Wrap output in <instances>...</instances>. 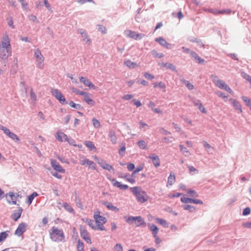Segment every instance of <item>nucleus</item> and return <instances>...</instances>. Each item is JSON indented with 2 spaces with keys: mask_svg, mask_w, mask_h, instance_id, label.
<instances>
[{
  "mask_svg": "<svg viewBox=\"0 0 251 251\" xmlns=\"http://www.w3.org/2000/svg\"><path fill=\"white\" fill-rule=\"evenodd\" d=\"M229 100L236 111L240 113L242 112L241 105L236 100L230 99Z\"/></svg>",
  "mask_w": 251,
  "mask_h": 251,
  "instance_id": "15",
  "label": "nucleus"
},
{
  "mask_svg": "<svg viewBox=\"0 0 251 251\" xmlns=\"http://www.w3.org/2000/svg\"><path fill=\"white\" fill-rule=\"evenodd\" d=\"M149 229L151 231L153 237L157 235L159 229L155 225L149 224L148 225Z\"/></svg>",
  "mask_w": 251,
  "mask_h": 251,
  "instance_id": "25",
  "label": "nucleus"
},
{
  "mask_svg": "<svg viewBox=\"0 0 251 251\" xmlns=\"http://www.w3.org/2000/svg\"><path fill=\"white\" fill-rule=\"evenodd\" d=\"M84 222L89 225L92 229L97 230V227L95 226L94 222L91 219H86Z\"/></svg>",
  "mask_w": 251,
  "mask_h": 251,
  "instance_id": "36",
  "label": "nucleus"
},
{
  "mask_svg": "<svg viewBox=\"0 0 251 251\" xmlns=\"http://www.w3.org/2000/svg\"><path fill=\"white\" fill-rule=\"evenodd\" d=\"M127 168L128 171H131L134 170L135 166L133 163H129L127 164Z\"/></svg>",
  "mask_w": 251,
  "mask_h": 251,
  "instance_id": "64",
  "label": "nucleus"
},
{
  "mask_svg": "<svg viewBox=\"0 0 251 251\" xmlns=\"http://www.w3.org/2000/svg\"><path fill=\"white\" fill-rule=\"evenodd\" d=\"M124 64L127 67L130 69L135 68L137 66V64L135 62L131 61L130 60H127L124 62Z\"/></svg>",
  "mask_w": 251,
  "mask_h": 251,
  "instance_id": "31",
  "label": "nucleus"
},
{
  "mask_svg": "<svg viewBox=\"0 0 251 251\" xmlns=\"http://www.w3.org/2000/svg\"><path fill=\"white\" fill-rule=\"evenodd\" d=\"M92 122L93 126L95 128H99L100 127V126H101L100 123L97 119H96L95 118H93L92 120Z\"/></svg>",
  "mask_w": 251,
  "mask_h": 251,
  "instance_id": "44",
  "label": "nucleus"
},
{
  "mask_svg": "<svg viewBox=\"0 0 251 251\" xmlns=\"http://www.w3.org/2000/svg\"><path fill=\"white\" fill-rule=\"evenodd\" d=\"M109 210H112L114 212H119L120 209L119 208L113 205L112 203L108 201H104L103 203Z\"/></svg>",
  "mask_w": 251,
  "mask_h": 251,
  "instance_id": "21",
  "label": "nucleus"
},
{
  "mask_svg": "<svg viewBox=\"0 0 251 251\" xmlns=\"http://www.w3.org/2000/svg\"><path fill=\"white\" fill-rule=\"evenodd\" d=\"M69 105L71 107L75 108V109H78L80 107V105L79 104H76L75 102H74L73 101H71L69 102Z\"/></svg>",
  "mask_w": 251,
  "mask_h": 251,
  "instance_id": "51",
  "label": "nucleus"
},
{
  "mask_svg": "<svg viewBox=\"0 0 251 251\" xmlns=\"http://www.w3.org/2000/svg\"><path fill=\"white\" fill-rule=\"evenodd\" d=\"M216 94L219 97H221L223 99H226V98H227V96L225 94H224L221 92H220V91L217 92Z\"/></svg>",
  "mask_w": 251,
  "mask_h": 251,
  "instance_id": "63",
  "label": "nucleus"
},
{
  "mask_svg": "<svg viewBox=\"0 0 251 251\" xmlns=\"http://www.w3.org/2000/svg\"><path fill=\"white\" fill-rule=\"evenodd\" d=\"M213 82L218 88L224 89L232 95L234 94L233 91L229 87L223 80H220L216 76H213Z\"/></svg>",
  "mask_w": 251,
  "mask_h": 251,
  "instance_id": "4",
  "label": "nucleus"
},
{
  "mask_svg": "<svg viewBox=\"0 0 251 251\" xmlns=\"http://www.w3.org/2000/svg\"><path fill=\"white\" fill-rule=\"evenodd\" d=\"M83 96V100L88 104L93 106L95 105V101L92 99V95L88 92H85Z\"/></svg>",
  "mask_w": 251,
  "mask_h": 251,
  "instance_id": "12",
  "label": "nucleus"
},
{
  "mask_svg": "<svg viewBox=\"0 0 251 251\" xmlns=\"http://www.w3.org/2000/svg\"><path fill=\"white\" fill-rule=\"evenodd\" d=\"M144 75L146 78L150 80H152L154 78V75L147 72L145 73Z\"/></svg>",
  "mask_w": 251,
  "mask_h": 251,
  "instance_id": "52",
  "label": "nucleus"
},
{
  "mask_svg": "<svg viewBox=\"0 0 251 251\" xmlns=\"http://www.w3.org/2000/svg\"><path fill=\"white\" fill-rule=\"evenodd\" d=\"M27 226L24 223L20 224L15 231V234L18 236L22 235L25 232Z\"/></svg>",
  "mask_w": 251,
  "mask_h": 251,
  "instance_id": "14",
  "label": "nucleus"
},
{
  "mask_svg": "<svg viewBox=\"0 0 251 251\" xmlns=\"http://www.w3.org/2000/svg\"><path fill=\"white\" fill-rule=\"evenodd\" d=\"M154 87H159L160 88H165V84L162 82H159L158 83H155L154 85Z\"/></svg>",
  "mask_w": 251,
  "mask_h": 251,
  "instance_id": "56",
  "label": "nucleus"
},
{
  "mask_svg": "<svg viewBox=\"0 0 251 251\" xmlns=\"http://www.w3.org/2000/svg\"><path fill=\"white\" fill-rule=\"evenodd\" d=\"M53 169L59 173H65V170L63 169L60 164L55 166V167Z\"/></svg>",
  "mask_w": 251,
  "mask_h": 251,
  "instance_id": "46",
  "label": "nucleus"
},
{
  "mask_svg": "<svg viewBox=\"0 0 251 251\" xmlns=\"http://www.w3.org/2000/svg\"><path fill=\"white\" fill-rule=\"evenodd\" d=\"M37 196L38 194L36 192H33L32 194L28 196L27 202L29 203V204H31L33 200Z\"/></svg>",
  "mask_w": 251,
  "mask_h": 251,
  "instance_id": "40",
  "label": "nucleus"
},
{
  "mask_svg": "<svg viewBox=\"0 0 251 251\" xmlns=\"http://www.w3.org/2000/svg\"><path fill=\"white\" fill-rule=\"evenodd\" d=\"M148 157L152 160V163L155 167L158 168L160 166V159L157 155L153 154L150 155Z\"/></svg>",
  "mask_w": 251,
  "mask_h": 251,
  "instance_id": "17",
  "label": "nucleus"
},
{
  "mask_svg": "<svg viewBox=\"0 0 251 251\" xmlns=\"http://www.w3.org/2000/svg\"><path fill=\"white\" fill-rule=\"evenodd\" d=\"M100 167L103 169L107 170L109 171H114L113 167L109 164H107L105 161H103L101 162Z\"/></svg>",
  "mask_w": 251,
  "mask_h": 251,
  "instance_id": "28",
  "label": "nucleus"
},
{
  "mask_svg": "<svg viewBox=\"0 0 251 251\" xmlns=\"http://www.w3.org/2000/svg\"><path fill=\"white\" fill-rule=\"evenodd\" d=\"M51 231L50 236L52 241L56 242L65 241V235L62 229L53 226Z\"/></svg>",
  "mask_w": 251,
  "mask_h": 251,
  "instance_id": "2",
  "label": "nucleus"
},
{
  "mask_svg": "<svg viewBox=\"0 0 251 251\" xmlns=\"http://www.w3.org/2000/svg\"><path fill=\"white\" fill-rule=\"evenodd\" d=\"M44 58L40 59H37L36 60L37 67L40 69H43L44 68Z\"/></svg>",
  "mask_w": 251,
  "mask_h": 251,
  "instance_id": "37",
  "label": "nucleus"
},
{
  "mask_svg": "<svg viewBox=\"0 0 251 251\" xmlns=\"http://www.w3.org/2000/svg\"><path fill=\"white\" fill-rule=\"evenodd\" d=\"M137 144L140 148L142 149H145L147 147V144L143 140H140L138 143Z\"/></svg>",
  "mask_w": 251,
  "mask_h": 251,
  "instance_id": "48",
  "label": "nucleus"
},
{
  "mask_svg": "<svg viewBox=\"0 0 251 251\" xmlns=\"http://www.w3.org/2000/svg\"><path fill=\"white\" fill-rule=\"evenodd\" d=\"M81 164L82 165H87L89 168L93 169V170L96 169L95 164L92 161H90L88 159H84L81 161Z\"/></svg>",
  "mask_w": 251,
  "mask_h": 251,
  "instance_id": "20",
  "label": "nucleus"
},
{
  "mask_svg": "<svg viewBox=\"0 0 251 251\" xmlns=\"http://www.w3.org/2000/svg\"><path fill=\"white\" fill-rule=\"evenodd\" d=\"M126 36L128 37L137 40L139 38H141L145 36L144 34H137L135 31L131 30H126L125 31Z\"/></svg>",
  "mask_w": 251,
  "mask_h": 251,
  "instance_id": "10",
  "label": "nucleus"
},
{
  "mask_svg": "<svg viewBox=\"0 0 251 251\" xmlns=\"http://www.w3.org/2000/svg\"><path fill=\"white\" fill-rule=\"evenodd\" d=\"M11 55V49L0 48V58L7 60L8 57Z\"/></svg>",
  "mask_w": 251,
  "mask_h": 251,
  "instance_id": "9",
  "label": "nucleus"
},
{
  "mask_svg": "<svg viewBox=\"0 0 251 251\" xmlns=\"http://www.w3.org/2000/svg\"><path fill=\"white\" fill-rule=\"evenodd\" d=\"M242 76L250 82L251 81V76L246 73H243Z\"/></svg>",
  "mask_w": 251,
  "mask_h": 251,
  "instance_id": "59",
  "label": "nucleus"
},
{
  "mask_svg": "<svg viewBox=\"0 0 251 251\" xmlns=\"http://www.w3.org/2000/svg\"><path fill=\"white\" fill-rule=\"evenodd\" d=\"M34 56L36 58V60L44 58L43 55L39 49H36L35 50Z\"/></svg>",
  "mask_w": 251,
  "mask_h": 251,
  "instance_id": "38",
  "label": "nucleus"
},
{
  "mask_svg": "<svg viewBox=\"0 0 251 251\" xmlns=\"http://www.w3.org/2000/svg\"><path fill=\"white\" fill-rule=\"evenodd\" d=\"M7 195H8L10 199V200H7V202L9 204L12 203L13 204L16 205L17 198L20 197V195L18 194H17L16 195L13 192H9L8 194H7Z\"/></svg>",
  "mask_w": 251,
  "mask_h": 251,
  "instance_id": "16",
  "label": "nucleus"
},
{
  "mask_svg": "<svg viewBox=\"0 0 251 251\" xmlns=\"http://www.w3.org/2000/svg\"><path fill=\"white\" fill-rule=\"evenodd\" d=\"M203 146L206 150H208L212 148V147L211 146V145L209 144H208L207 142L203 141Z\"/></svg>",
  "mask_w": 251,
  "mask_h": 251,
  "instance_id": "62",
  "label": "nucleus"
},
{
  "mask_svg": "<svg viewBox=\"0 0 251 251\" xmlns=\"http://www.w3.org/2000/svg\"><path fill=\"white\" fill-rule=\"evenodd\" d=\"M194 104L196 106H197L198 109L203 113H206L207 111L203 106L201 102L199 100H195L194 102Z\"/></svg>",
  "mask_w": 251,
  "mask_h": 251,
  "instance_id": "26",
  "label": "nucleus"
},
{
  "mask_svg": "<svg viewBox=\"0 0 251 251\" xmlns=\"http://www.w3.org/2000/svg\"><path fill=\"white\" fill-rule=\"evenodd\" d=\"M186 192L188 194L192 197H198V193L194 190L192 189H188L186 190Z\"/></svg>",
  "mask_w": 251,
  "mask_h": 251,
  "instance_id": "42",
  "label": "nucleus"
},
{
  "mask_svg": "<svg viewBox=\"0 0 251 251\" xmlns=\"http://www.w3.org/2000/svg\"><path fill=\"white\" fill-rule=\"evenodd\" d=\"M100 213V211L97 210L94 214V219L96 224V226L97 230H105V228L103 225L106 223L107 219L105 217L101 216Z\"/></svg>",
  "mask_w": 251,
  "mask_h": 251,
  "instance_id": "3",
  "label": "nucleus"
},
{
  "mask_svg": "<svg viewBox=\"0 0 251 251\" xmlns=\"http://www.w3.org/2000/svg\"><path fill=\"white\" fill-rule=\"evenodd\" d=\"M231 13L230 9L220 10V14H230Z\"/></svg>",
  "mask_w": 251,
  "mask_h": 251,
  "instance_id": "58",
  "label": "nucleus"
},
{
  "mask_svg": "<svg viewBox=\"0 0 251 251\" xmlns=\"http://www.w3.org/2000/svg\"><path fill=\"white\" fill-rule=\"evenodd\" d=\"M242 99L246 104L251 109V100L246 96H243Z\"/></svg>",
  "mask_w": 251,
  "mask_h": 251,
  "instance_id": "39",
  "label": "nucleus"
},
{
  "mask_svg": "<svg viewBox=\"0 0 251 251\" xmlns=\"http://www.w3.org/2000/svg\"><path fill=\"white\" fill-rule=\"evenodd\" d=\"M85 145L89 149L90 151H96V147L92 141H87L84 143Z\"/></svg>",
  "mask_w": 251,
  "mask_h": 251,
  "instance_id": "32",
  "label": "nucleus"
},
{
  "mask_svg": "<svg viewBox=\"0 0 251 251\" xmlns=\"http://www.w3.org/2000/svg\"><path fill=\"white\" fill-rule=\"evenodd\" d=\"M250 212H251V209L250 207H248L244 209L243 212V215L244 216H246V215L250 214Z\"/></svg>",
  "mask_w": 251,
  "mask_h": 251,
  "instance_id": "57",
  "label": "nucleus"
},
{
  "mask_svg": "<svg viewBox=\"0 0 251 251\" xmlns=\"http://www.w3.org/2000/svg\"><path fill=\"white\" fill-rule=\"evenodd\" d=\"M63 207L64 208L67 210L68 211L70 212H72L73 211V208L72 207V206L67 203H64L63 204Z\"/></svg>",
  "mask_w": 251,
  "mask_h": 251,
  "instance_id": "49",
  "label": "nucleus"
},
{
  "mask_svg": "<svg viewBox=\"0 0 251 251\" xmlns=\"http://www.w3.org/2000/svg\"><path fill=\"white\" fill-rule=\"evenodd\" d=\"M155 41L158 42L161 45L166 47L167 49L171 48V45L168 43L162 37L157 38L155 39Z\"/></svg>",
  "mask_w": 251,
  "mask_h": 251,
  "instance_id": "22",
  "label": "nucleus"
},
{
  "mask_svg": "<svg viewBox=\"0 0 251 251\" xmlns=\"http://www.w3.org/2000/svg\"><path fill=\"white\" fill-rule=\"evenodd\" d=\"M155 221L157 223L159 224V225L163 226L164 227H168V225L166 222V220L163 219H161V218H155Z\"/></svg>",
  "mask_w": 251,
  "mask_h": 251,
  "instance_id": "33",
  "label": "nucleus"
},
{
  "mask_svg": "<svg viewBox=\"0 0 251 251\" xmlns=\"http://www.w3.org/2000/svg\"><path fill=\"white\" fill-rule=\"evenodd\" d=\"M80 33L81 34L83 37V41L85 42L86 43H87L88 45H90L91 40L88 38V35L87 34L86 32L84 30H81V31L80 32Z\"/></svg>",
  "mask_w": 251,
  "mask_h": 251,
  "instance_id": "29",
  "label": "nucleus"
},
{
  "mask_svg": "<svg viewBox=\"0 0 251 251\" xmlns=\"http://www.w3.org/2000/svg\"><path fill=\"white\" fill-rule=\"evenodd\" d=\"M77 250L78 251H84V245L82 241L78 240L77 245Z\"/></svg>",
  "mask_w": 251,
  "mask_h": 251,
  "instance_id": "47",
  "label": "nucleus"
},
{
  "mask_svg": "<svg viewBox=\"0 0 251 251\" xmlns=\"http://www.w3.org/2000/svg\"><path fill=\"white\" fill-rule=\"evenodd\" d=\"M176 181V176L174 174L171 173L168 178L167 187L172 186Z\"/></svg>",
  "mask_w": 251,
  "mask_h": 251,
  "instance_id": "24",
  "label": "nucleus"
},
{
  "mask_svg": "<svg viewBox=\"0 0 251 251\" xmlns=\"http://www.w3.org/2000/svg\"><path fill=\"white\" fill-rule=\"evenodd\" d=\"M80 234L81 237L88 244L92 243L91 239L89 236L86 228L82 226L80 227Z\"/></svg>",
  "mask_w": 251,
  "mask_h": 251,
  "instance_id": "7",
  "label": "nucleus"
},
{
  "mask_svg": "<svg viewBox=\"0 0 251 251\" xmlns=\"http://www.w3.org/2000/svg\"><path fill=\"white\" fill-rule=\"evenodd\" d=\"M133 97V96L131 94H126L123 96V99L125 100H129L131 99Z\"/></svg>",
  "mask_w": 251,
  "mask_h": 251,
  "instance_id": "61",
  "label": "nucleus"
},
{
  "mask_svg": "<svg viewBox=\"0 0 251 251\" xmlns=\"http://www.w3.org/2000/svg\"><path fill=\"white\" fill-rule=\"evenodd\" d=\"M0 129L2 130L4 132V133L11 139L16 141H19V138L17 136V135L15 134L14 133L11 132L10 130L7 128L6 127L0 125Z\"/></svg>",
  "mask_w": 251,
  "mask_h": 251,
  "instance_id": "8",
  "label": "nucleus"
},
{
  "mask_svg": "<svg viewBox=\"0 0 251 251\" xmlns=\"http://www.w3.org/2000/svg\"><path fill=\"white\" fill-rule=\"evenodd\" d=\"M80 81L85 86L89 87V88H92L94 90L97 89V87H96L92 82L87 77H85L83 76H81L79 77Z\"/></svg>",
  "mask_w": 251,
  "mask_h": 251,
  "instance_id": "11",
  "label": "nucleus"
},
{
  "mask_svg": "<svg viewBox=\"0 0 251 251\" xmlns=\"http://www.w3.org/2000/svg\"><path fill=\"white\" fill-rule=\"evenodd\" d=\"M30 99L32 100V102H35L37 100L36 95L34 92L32 88L31 89L30 93Z\"/></svg>",
  "mask_w": 251,
  "mask_h": 251,
  "instance_id": "45",
  "label": "nucleus"
},
{
  "mask_svg": "<svg viewBox=\"0 0 251 251\" xmlns=\"http://www.w3.org/2000/svg\"><path fill=\"white\" fill-rule=\"evenodd\" d=\"M126 221L130 224H132V221H134L136 226H139L145 224L144 219L141 216H130L126 220Z\"/></svg>",
  "mask_w": 251,
  "mask_h": 251,
  "instance_id": "6",
  "label": "nucleus"
},
{
  "mask_svg": "<svg viewBox=\"0 0 251 251\" xmlns=\"http://www.w3.org/2000/svg\"><path fill=\"white\" fill-rule=\"evenodd\" d=\"M108 136L110 139L111 141L114 144L117 143V136L116 135L115 131L113 130H110L109 131Z\"/></svg>",
  "mask_w": 251,
  "mask_h": 251,
  "instance_id": "27",
  "label": "nucleus"
},
{
  "mask_svg": "<svg viewBox=\"0 0 251 251\" xmlns=\"http://www.w3.org/2000/svg\"><path fill=\"white\" fill-rule=\"evenodd\" d=\"M131 192L135 196L137 201L141 203L147 201L149 199L146 192L143 190L140 187L135 186L130 188Z\"/></svg>",
  "mask_w": 251,
  "mask_h": 251,
  "instance_id": "1",
  "label": "nucleus"
},
{
  "mask_svg": "<svg viewBox=\"0 0 251 251\" xmlns=\"http://www.w3.org/2000/svg\"><path fill=\"white\" fill-rule=\"evenodd\" d=\"M152 55L156 58H162L164 57V54L162 53H159L155 50H152L151 52Z\"/></svg>",
  "mask_w": 251,
  "mask_h": 251,
  "instance_id": "41",
  "label": "nucleus"
},
{
  "mask_svg": "<svg viewBox=\"0 0 251 251\" xmlns=\"http://www.w3.org/2000/svg\"><path fill=\"white\" fill-rule=\"evenodd\" d=\"M190 55L191 57L197 60L199 63H202L204 62V60L201 59L198 55L194 51H192L190 52Z\"/></svg>",
  "mask_w": 251,
  "mask_h": 251,
  "instance_id": "30",
  "label": "nucleus"
},
{
  "mask_svg": "<svg viewBox=\"0 0 251 251\" xmlns=\"http://www.w3.org/2000/svg\"><path fill=\"white\" fill-rule=\"evenodd\" d=\"M23 212V209L21 207H18L17 210H15L11 215V218L14 221H17L21 217V214Z\"/></svg>",
  "mask_w": 251,
  "mask_h": 251,
  "instance_id": "18",
  "label": "nucleus"
},
{
  "mask_svg": "<svg viewBox=\"0 0 251 251\" xmlns=\"http://www.w3.org/2000/svg\"><path fill=\"white\" fill-rule=\"evenodd\" d=\"M112 185L115 186L119 188L121 190H126L128 188V186L126 184H122L120 182L117 181L115 179L111 180Z\"/></svg>",
  "mask_w": 251,
  "mask_h": 251,
  "instance_id": "19",
  "label": "nucleus"
},
{
  "mask_svg": "<svg viewBox=\"0 0 251 251\" xmlns=\"http://www.w3.org/2000/svg\"><path fill=\"white\" fill-rule=\"evenodd\" d=\"M72 90L73 92L78 95L83 96L85 94V91H80L75 88H72Z\"/></svg>",
  "mask_w": 251,
  "mask_h": 251,
  "instance_id": "50",
  "label": "nucleus"
},
{
  "mask_svg": "<svg viewBox=\"0 0 251 251\" xmlns=\"http://www.w3.org/2000/svg\"><path fill=\"white\" fill-rule=\"evenodd\" d=\"M181 195V193H176L174 194H170L168 195V197L170 198H177L179 197Z\"/></svg>",
  "mask_w": 251,
  "mask_h": 251,
  "instance_id": "60",
  "label": "nucleus"
},
{
  "mask_svg": "<svg viewBox=\"0 0 251 251\" xmlns=\"http://www.w3.org/2000/svg\"><path fill=\"white\" fill-rule=\"evenodd\" d=\"M50 92L52 95L61 104H66L67 103V101L64 96L59 90L55 88H51Z\"/></svg>",
  "mask_w": 251,
  "mask_h": 251,
  "instance_id": "5",
  "label": "nucleus"
},
{
  "mask_svg": "<svg viewBox=\"0 0 251 251\" xmlns=\"http://www.w3.org/2000/svg\"><path fill=\"white\" fill-rule=\"evenodd\" d=\"M144 169V165H140V166L137 167L134 171L133 172V175H135L136 173H138L139 172L143 170Z\"/></svg>",
  "mask_w": 251,
  "mask_h": 251,
  "instance_id": "54",
  "label": "nucleus"
},
{
  "mask_svg": "<svg viewBox=\"0 0 251 251\" xmlns=\"http://www.w3.org/2000/svg\"><path fill=\"white\" fill-rule=\"evenodd\" d=\"M57 136L56 137V138L60 142L65 141L66 140H68L67 136L61 131H58L57 132Z\"/></svg>",
  "mask_w": 251,
  "mask_h": 251,
  "instance_id": "23",
  "label": "nucleus"
},
{
  "mask_svg": "<svg viewBox=\"0 0 251 251\" xmlns=\"http://www.w3.org/2000/svg\"><path fill=\"white\" fill-rule=\"evenodd\" d=\"M123 249L121 244H117L114 247V251H123Z\"/></svg>",
  "mask_w": 251,
  "mask_h": 251,
  "instance_id": "53",
  "label": "nucleus"
},
{
  "mask_svg": "<svg viewBox=\"0 0 251 251\" xmlns=\"http://www.w3.org/2000/svg\"><path fill=\"white\" fill-rule=\"evenodd\" d=\"M9 230L3 231L0 233V243L4 241L8 236Z\"/></svg>",
  "mask_w": 251,
  "mask_h": 251,
  "instance_id": "34",
  "label": "nucleus"
},
{
  "mask_svg": "<svg viewBox=\"0 0 251 251\" xmlns=\"http://www.w3.org/2000/svg\"><path fill=\"white\" fill-rule=\"evenodd\" d=\"M0 48L11 49L10 44V39L8 35H5L1 40V44H0Z\"/></svg>",
  "mask_w": 251,
  "mask_h": 251,
  "instance_id": "13",
  "label": "nucleus"
},
{
  "mask_svg": "<svg viewBox=\"0 0 251 251\" xmlns=\"http://www.w3.org/2000/svg\"><path fill=\"white\" fill-rule=\"evenodd\" d=\"M180 150L185 156H189L191 154L190 151L183 145H179Z\"/></svg>",
  "mask_w": 251,
  "mask_h": 251,
  "instance_id": "35",
  "label": "nucleus"
},
{
  "mask_svg": "<svg viewBox=\"0 0 251 251\" xmlns=\"http://www.w3.org/2000/svg\"><path fill=\"white\" fill-rule=\"evenodd\" d=\"M183 208L184 210H188L190 212H194L196 210L195 207L191 205H185L183 206Z\"/></svg>",
  "mask_w": 251,
  "mask_h": 251,
  "instance_id": "43",
  "label": "nucleus"
},
{
  "mask_svg": "<svg viewBox=\"0 0 251 251\" xmlns=\"http://www.w3.org/2000/svg\"><path fill=\"white\" fill-rule=\"evenodd\" d=\"M184 83L186 85V87L189 90H192L194 89V86L191 83H190L188 81H185Z\"/></svg>",
  "mask_w": 251,
  "mask_h": 251,
  "instance_id": "55",
  "label": "nucleus"
}]
</instances>
